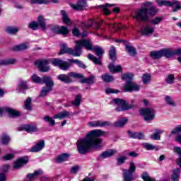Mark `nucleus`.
<instances>
[{
	"instance_id": "59",
	"label": "nucleus",
	"mask_w": 181,
	"mask_h": 181,
	"mask_svg": "<svg viewBox=\"0 0 181 181\" xmlns=\"http://www.w3.org/2000/svg\"><path fill=\"white\" fill-rule=\"evenodd\" d=\"M127 156H121L117 158V164L118 165H122L127 160Z\"/></svg>"
},
{
	"instance_id": "35",
	"label": "nucleus",
	"mask_w": 181,
	"mask_h": 181,
	"mask_svg": "<svg viewBox=\"0 0 181 181\" xmlns=\"http://www.w3.org/2000/svg\"><path fill=\"white\" fill-rule=\"evenodd\" d=\"M81 83H86L87 84H93L94 83V76H90L89 78H82L81 80Z\"/></svg>"
},
{
	"instance_id": "55",
	"label": "nucleus",
	"mask_w": 181,
	"mask_h": 181,
	"mask_svg": "<svg viewBox=\"0 0 181 181\" xmlns=\"http://www.w3.org/2000/svg\"><path fill=\"white\" fill-rule=\"evenodd\" d=\"M32 80L34 81V83H43V79L40 78V77L33 75L32 76Z\"/></svg>"
},
{
	"instance_id": "57",
	"label": "nucleus",
	"mask_w": 181,
	"mask_h": 181,
	"mask_svg": "<svg viewBox=\"0 0 181 181\" xmlns=\"http://www.w3.org/2000/svg\"><path fill=\"white\" fill-rule=\"evenodd\" d=\"M40 173H41L40 171H35L33 174H28L27 175V177L30 180V179H33V177H35V176H39L40 175Z\"/></svg>"
},
{
	"instance_id": "39",
	"label": "nucleus",
	"mask_w": 181,
	"mask_h": 181,
	"mask_svg": "<svg viewBox=\"0 0 181 181\" xmlns=\"http://www.w3.org/2000/svg\"><path fill=\"white\" fill-rule=\"evenodd\" d=\"M115 151L114 150H110V151H107L103 152L101 154L102 158H110V156H112L115 153Z\"/></svg>"
},
{
	"instance_id": "50",
	"label": "nucleus",
	"mask_w": 181,
	"mask_h": 181,
	"mask_svg": "<svg viewBox=\"0 0 181 181\" xmlns=\"http://www.w3.org/2000/svg\"><path fill=\"white\" fill-rule=\"evenodd\" d=\"M29 28L33 29V30H36V29H38L39 28V24L36 21H32L29 24Z\"/></svg>"
},
{
	"instance_id": "19",
	"label": "nucleus",
	"mask_w": 181,
	"mask_h": 181,
	"mask_svg": "<svg viewBox=\"0 0 181 181\" xmlns=\"http://www.w3.org/2000/svg\"><path fill=\"white\" fill-rule=\"evenodd\" d=\"M71 76H69L66 74H60L58 76V80H60V81H63L64 83H72L73 80L70 78Z\"/></svg>"
},
{
	"instance_id": "4",
	"label": "nucleus",
	"mask_w": 181,
	"mask_h": 181,
	"mask_svg": "<svg viewBox=\"0 0 181 181\" xmlns=\"http://www.w3.org/2000/svg\"><path fill=\"white\" fill-rule=\"evenodd\" d=\"M141 115L144 117L145 121H152L155 118V109L153 108H142L140 110Z\"/></svg>"
},
{
	"instance_id": "24",
	"label": "nucleus",
	"mask_w": 181,
	"mask_h": 181,
	"mask_svg": "<svg viewBox=\"0 0 181 181\" xmlns=\"http://www.w3.org/2000/svg\"><path fill=\"white\" fill-rule=\"evenodd\" d=\"M153 33V28L152 27H146L143 29H141V35H148L150 34Z\"/></svg>"
},
{
	"instance_id": "38",
	"label": "nucleus",
	"mask_w": 181,
	"mask_h": 181,
	"mask_svg": "<svg viewBox=\"0 0 181 181\" xmlns=\"http://www.w3.org/2000/svg\"><path fill=\"white\" fill-rule=\"evenodd\" d=\"M109 56H110L111 60H113V62H115V60H117L115 47H111V49L110 50Z\"/></svg>"
},
{
	"instance_id": "62",
	"label": "nucleus",
	"mask_w": 181,
	"mask_h": 181,
	"mask_svg": "<svg viewBox=\"0 0 181 181\" xmlns=\"http://www.w3.org/2000/svg\"><path fill=\"white\" fill-rule=\"evenodd\" d=\"M181 132V125L175 128L173 132H171V134H180Z\"/></svg>"
},
{
	"instance_id": "32",
	"label": "nucleus",
	"mask_w": 181,
	"mask_h": 181,
	"mask_svg": "<svg viewBox=\"0 0 181 181\" xmlns=\"http://www.w3.org/2000/svg\"><path fill=\"white\" fill-rule=\"evenodd\" d=\"M16 63V59H6V60H3L0 62V65L1 66H8L9 64H15Z\"/></svg>"
},
{
	"instance_id": "54",
	"label": "nucleus",
	"mask_w": 181,
	"mask_h": 181,
	"mask_svg": "<svg viewBox=\"0 0 181 181\" xmlns=\"http://www.w3.org/2000/svg\"><path fill=\"white\" fill-rule=\"evenodd\" d=\"M30 2L31 4H37L38 5L49 4L47 0H30Z\"/></svg>"
},
{
	"instance_id": "26",
	"label": "nucleus",
	"mask_w": 181,
	"mask_h": 181,
	"mask_svg": "<svg viewBox=\"0 0 181 181\" xmlns=\"http://www.w3.org/2000/svg\"><path fill=\"white\" fill-rule=\"evenodd\" d=\"M23 129L24 131H27V132H35V131H37L36 126H33L32 124L24 125Z\"/></svg>"
},
{
	"instance_id": "2",
	"label": "nucleus",
	"mask_w": 181,
	"mask_h": 181,
	"mask_svg": "<svg viewBox=\"0 0 181 181\" xmlns=\"http://www.w3.org/2000/svg\"><path fill=\"white\" fill-rule=\"evenodd\" d=\"M159 12V10L152 4L151 1L143 4V7L135 11L134 19H138L141 22H148L150 18H153Z\"/></svg>"
},
{
	"instance_id": "64",
	"label": "nucleus",
	"mask_w": 181,
	"mask_h": 181,
	"mask_svg": "<svg viewBox=\"0 0 181 181\" xmlns=\"http://www.w3.org/2000/svg\"><path fill=\"white\" fill-rule=\"evenodd\" d=\"M174 152L179 155L180 158H181V148L180 147H174Z\"/></svg>"
},
{
	"instance_id": "6",
	"label": "nucleus",
	"mask_w": 181,
	"mask_h": 181,
	"mask_svg": "<svg viewBox=\"0 0 181 181\" xmlns=\"http://www.w3.org/2000/svg\"><path fill=\"white\" fill-rule=\"evenodd\" d=\"M136 169V167H135V163H134L133 162H131L129 169L123 170L124 180V181L134 180V176L132 175V173L135 172Z\"/></svg>"
},
{
	"instance_id": "31",
	"label": "nucleus",
	"mask_w": 181,
	"mask_h": 181,
	"mask_svg": "<svg viewBox=\"0 0 181 181\" xmlns=\"http://www.w3.org/2000/svg\"><path fill=\"white\" fill-rule=\"evenodd\" d=\"M6 32L9 35H15L19 32V28L15 27H7L6 28Z\"/></svg>"
},
{
	"instance_id": "41",
	"label": "nucleus",
	"mask_w": 181,
	"mask_h": 181,
	"mask_svg": "<svg viewBox=\"0 0 181 181\" xmlns=\"http://www.w3.org/2000/svg\"><path fill=\"white\" fill-rule=\"evenodd\" d=\"M9 141H11V138H9L6 134L3 133L1 136V141L3 145H8V144H9Z\"/></svg>"
},
{
	"instance_id": "45",
	"label": "nucleus",
	"mask_w": 181,
	"mask_h": 181,
	"mask_svg": "<svg viewBox=\"0 0 181 181\" xmlns=\"http://www.w3.org/2000/svg\"><path fill=\"white\" fill-rule=\"evenodd\" d=\"M49 91H52V89H50V88H49L44 87L41 90L40 97H45V95H47V94H49Z\"/></svg>"
},
{
	"instance_id": "58",
	"label": "nucleus",
	"mask_w": 181,
	"mask_h": 181,
	"mask_svg": "<svg viewBox=\"0 0 181 181\" xmlns=\"http://www.w3.org/2000/svg\"><path fill=\"white\" fill-rule=\"evenodd\" d=\"M105 93L107 94H114V93H119L118 90L117 89H112L111 88H106L105 90Z\"/></svg>"
},
{
	"instance_id": "9",
	"label": "nucleus",
	"mask_w": 181,
	"mask_h": 181,
	"mask_svg": "<svg viewBox=\"0 0 181 181\" xmlns=\"http://www.w3.org/2000/svg\"><path fill=\"white\" fill-rule=\"evenodd\" d=\"M54 66L59 67L61 70H69V67L71 66L69 62H64L60 59H54L52 62Z\"/></svg>"
},
{
	"instance_id": "53",
	"label": "nucleus",
	"mask_w": 181,
	"mask_h": 181,
	"mask_svg": "<svg viewBox=\"0 0 181 181\" xmlns=\"http://www.w3.org/2000/svg\"><path fill=\"white\" fill-rule=\"evenodd\" d=\"M162 21H163V18L156 17L151 21V23L153 25H158V24L160 23V22H162Z\"/></svg>"
},
{
	"instance_id": "14",
	"label": "nucleus",
	"mask_w": 181,
	"mask_h": 181,
	"mask_svg": "<svg viewBox=\"0 0 181 181\" xmlns=\"http://www.w3.org/2000/svg\"><path fill=\"white\" fill-rule=\"evenodd\" d=\"M6 112L8 114L9 117H11V118H15V117H19L21 115V112L12 109L11 107H6L5 109Z\"/></svg>"
},
{
	"instance_id": "3",
	"label": "nucleus",
	"mask_w": 181,
	"mask_h": 181,
	"mask_svg": "<svg viewBox=\"0 0 181 181\" xmlns=\"http://www.w3.org/2000/svg\"><path fill=\"white\" fill-rule=\"evenodd\" d=\"M76 45V50L78 53V57L81 56V48L83 46L86 47L87 50H93V43L89 40H79L78 41H75Z\"/></svg>"
},
{
	"instance_id": "18",
	"label": "nucleus",
	"mask_w": 181,
	"mask_h": 181,
	"mask_svg": "<svg viewBox=\"0 0 181 181\" xmlns=\"http://www.w3.org/2000/svg\"><path fill=\"white\" fill-rule=\"evenodd\" d=\"M90 127H110L109 122L95 121L89 122Z\"/></svg>"
},
{
	"instance_id": "43",
	"label": "nucleus",
	"mask_w": 181,
	"mask_h": 181,
	"mask_svg": "<svg viewBox=\"0 0 181 181\" xmlns=\"http://www.w3.org/2000/svg\"><path fill=\"white\" fill-rule=\"evenodd\" d=\"M122 80H127V81H132V78H134L133 74H124L122 76Z\"/></svg>"
},
{
	"instance_id": "40",
	"label": "nucleus",
	"mask_w": 181,
	"mask_h": 181,
	"mask_svg": "<svg viewBox=\"0 0 181 181\" xmlns=\"http://www.w3.org/2000/svg\"><path fill=\"white\" fill-rule=\"evenodd\" d=\"M81 103V95H77L76 96L75 100L71 102V104L73 105H75L76 107H78Z\"/></svg>"
},
{
	"instance_id": "8",
	"label": "nucleus",
	"mask_w": 181,
	"mask_h": 181,
	"mask_svg": "<svg viewBox=\"0 0 181 181\" xmlns=\"http://www.w3.org/2000/svg\"><path fill=\"white\" fill-rule=\"evenodd\" d=\"M51 30L57 35H62V36H67L70 33V30L67 26H54L51 28Z\"/></svg>"
},
{
	"instance_id": "42",
	"label": "nucleus",
	"mask_w": 181,
	"mask_h": 181,
	"mask_svg": "<svg viewBox=\"0 0 181 181\" xmlns=\"http://www.w3.org/2000/svg\"><path fill=\"white\" fill-rule=\"evenodd\" d=\"M126 49L127 50L128 53H129L131 56H135V54H136V49H135L134 47L127 45Z\"/></svg>"
},
{
	"instance_id": "48",
	"label": "nucleus",
	"mask_w": 181,
	"mask_h": 181,
	"mask_svg": "<svg viewBox=\"0 0 181 181\" xmlns=\"http://www.w3.org/2000/svg\"><path fill=\"white\" fill-rule=\"evenodd\" d=\"M151 74H144L143 75V77H142L143 83L144 84H148V81H151Z\"/></svg>"
},
{
	"instance_id": "20",
	"label": "nucleus",
	"mask_w": 181,
	"mask_h": 181,
	"mask_svg": "<svg viewBox=\"0 0 181 181\" xmlns=\"http://www.w3.org/2000/svg\"><path fill=\"white\" fill-rule=\"evenodd\" d=\"M163 56H165V57H172V56L176 55L175 50L173 51L170 49H161Z\"/></svg>"
},
{
	"instance_id": "52",
	"label": "nucleus",
	"mask_w": 181,
	"mask_h": 181,
	"mask_svg": "<svg viewBox=\"0 0 181 181\" xmlns=\"http://www.w3.org/2000/svg\"><path fill=\"white\" fill-rule=\"evenodd\" d=\"M45 121H47V122L49 123V124L53 127V125H54V124H56V122H54V119H53V118L49 117V116H45L44 117Z\"/></svg>"
},
{
	"instance_id": "23",
	"label": "nucleus",
	"mask_w": 181,
	"mask_h": 181,
	"mask_svg": "<svg viewBox=\"0 0 181 181\" xmlns=\"http://www.w3.org/2000/svg\"><path fill=\"white\" fill-rule=\"evenodd\" d=\"M88 57L90 60H92V62H93V63L95 64H99L100 66H101V64H103L102 62H101V58H100V57L97 58L91 54H89Z\"/></svg>"
},
{
	"instance_id": "33",
	"label": "nucleus",
	"mask_w": 181,
	"mask_h": 181,
	"mask_svg": "<svg viewBox=\"0 0 181 181\" xmlns=\"http://www.w3.org/2000/svg\"><path fill=\"white\" fill-rule=\"evenodd\" d=\"M109 69L112 73H118V71H121V66L120 65L115 66L113 64H109Z\"/></svg>"
},
{
	"instance_id": "7",
	"label": "nucleus",
	"mask_w": 181,
	"mask_h": 181,
	"mask_svg": "<svg viewBox=\"0 0 181 181\" xmlns=\"http://www.w3.org/2000/svg\"><path fill=\"white\" fill-rule=\"evenodd\" d=\"M61 47L62 49L59 52V56L67 53L68 54H71L72 56L78 57L79 54L78 53L76 45L75 46L74 49L67 47L64 44H62Z\"/></svg>"
},
{
	"instance_id": "61",
	"label": "nucleus",
	"mask_w": 181,
	"mask_h": 181,
	"mask_svg": "<svg viewBox=\"0 0 181 181\" xmlns=\"http://www.w3.org/2000/svg\"><path fill=\"white\" fill-rule=\"evenodd\" d=\"M72 33H73L74 36H76V37H78V36H80V35H81L80 30H78V29L76 28H74L72 30Z\"/></svg>"
},
{
	"instance_id": "1",
	"label": "nucleus",
	"mask_w": 181,
	"mask_h": 181,
	"mask_svg": "<svg viewBox=\"0 0 181 181\" xmlns=\"http://www.w3.org/2000/svg\"><path fill=\"white\" fill-rule=\"evenodd\" d=\"M105 134V132L100 129H95L90 132L85 139H80L76 142L78 152L82 155H85L90 152L92 147L96 148L103 142V139L98 138L103 136Z\"/></svg>"
},
{
	"instance_id": "15",
	"label": "nucleus",
	"mask_w": 181,
	"mask_h": 181,
	"mask_svg": "<svg viewBox=\"0 0 181 181\" xmlns=\"http://www.w3.org/2000/svg\"><path fill=\"white\" fill-rule=\"evenodd\" d=\"M156 2L158 6H173V5H176L177 4V1L174 2H170L168 0H156Z\"/></svg>"
},
{
	"instance_id": "51",
	"label": "nucleus",
	"mask_w": 181,
	"mask_h": 181,
	"mask_svg": "<svg viewBox=\"0 0 181 181\" xmlns=\"http://www.w3.org/2000/svg\"><path fill=\"white\" fill-rule=\"evenodd\" d=\"M173 81H175V75H168L166 78V83H168V84H173Z\"/></svg>"
},
{
	"instance_id": "63",
	"label": "nucleus",
	"mask_w": 181,
	"mask_h": 181,
	"mask_svg": "<svg viewBox=\"0 0 181 181\" xmlns=\"http://www.w3.org/2000/svg\"><path fill=\"white\" fill-rule=\"evenodd\" d=\"M100 8H103L104 15H110V13H111V12H110L105 6H100Z\"/></svg>"
},
{
	"instance_id": "49",
	"label": "nucleus",
	"mask_w": 181,
	"mask_h": 181,
	"mask_svg": "<svg viewBox=\"0 0 181 181\" xmlns=\"http://www.w3.org/2000/svg\"><path fill=\"white\" fill-rule=\"evenodd\" d=\"M69 76H71V77H74V78H84V76H83V74L74 72L69 73Z\"/></svg>"
},
{
	"instance_id": "37",
	"label": "nucleus",
	"mask_w": 181,
	"mask_h": 181,
	"mask_svg": "<svg viewBox=\"0 0 181 181\" xmlns=\"http://www.w3.org/2000/svg\"><path fill=\"white\" fill-rule=\"evenodd\" d=\"M69 156V154L63 153L57 158V162H58V163H61V162H64V160H67Z\"/></svg>"
},
{
	"instance_id": "25",
	"label": "nucleus",
	"mask_w": 181,
	"mask_h": 181,
	"mask_svg": "<svg viewBox=\"0 0 181 181\" xmlns=\"http://www.w3.org/2000/svg\"><path fill=\"white\" fill-rule=\"evenodd\" d=\"M38 26H40L42 30H46V23L45 22V18L42 16L38 17Z\"/></svg>"
},
{
	"instance_id": "5",
	"label": "nucleus",
	"mask_w": 181,
	"mask_h": 181,
	"mask_svg": "<svg viewBox=\"0 0 181 181\" xmlns=\"http://www.w3.org/2000/svg\"><path fill=\"white\" fill-rule=\"evenodd\" d=\"M113 103L117 105V111H127V110H131V108H132V105H128L127 101L123 99H113Z\"/></svg>"
},
{
	"instance_id": "47",
	"label": "nucleus",
	"mask_w": 181,
	"mask_h": 181,
	"mask_svg": "<svg viewBox=\"0 0 181 181\" xmlns=\"http://www.w3.org/2000/svg\"><path fill=\"white\" fill-rule=\"evenodd\" d=\"M68 62H69V63H76L79 66V67H82V69H86V65L77 59H68Z\"/></svg>"
},
{
	"instance_id": "11",
	"label": "nucleus",
	"mask_w": 181,
	"mask_h": 181,
	"mask_svg": "<svg viewBox=\"0 0 181 181\" xmlns=\"http://www.w3.org/2000/svg\"><path fill=\"white\" fill-rule=\"evenodd\" d=\"M140 87L139 85L136 84L132 81H129L124 85L123 90L124 91H139Z\"/></svg>"
},
{
	"instance_id": "29",
	"label": "nucleus",
	"mask_w": 181,
	"mask_h": 181,
	"mask_svg": "<svg viewBox=\"0 0 181 181\" xmlns=\"http://www.w3.org/2000/svg\"><path fill=\"white\" fill-rule=\"evenodd\" d=\"M101 78L102 80H103V81L105 83H111V81H114V77H112V76L110 75L109 74H105L102 75Z\"/></svg>"
},
{
	"instance_id": "30",
	"label": "nucleus",
	"mask_w": 181,
	"mask_h": 181,
	"mask_svg": "<svg viewBox=\"0 0 181 181\" xmlns=\"http://www.w3.org/2000/svg\"><path fill=\"white\" fill-rule=\"evenodd\" d=\"M127 122H128V119L125 118L121 119L119 121L115 122L114 126L116 127L117 128H119L121 127H124L125 124H127Z\"/></svg>"
},
{
	"instance_id": "13",
	"label": "nucleus",
	"mask_w": 181,
	"mask_h": 181,
	"mask_svg": "<svg viewBox=\"0 0 181 181\" xmlns=\"http://www.w3.org/2000/svg\"><path fill=\"white\" fill-rule=\"evenodd\" d=\"M70 6L74 11H83L86 6V0H79L76 4H71Z\"/></svg>"
},
{
	"instance_id": "10",
	"label": "nucleus",
	"mask_w": 181,
	"mask_h": 181,
	"mask_svg": "<svg viewBox=\"0 0 181 181\" xmlns=\"http://www.w3.org/2000/svg\"><path fill=\"white\" fill-rule=\"evenodd\" d=\"M34 64L41 71H43V72L49 71V66H47V64H49L48 59H42V60L35 61Z\"/></svg>"
},
{
	"instance_id": "16",
	"label": "nucleus",
	"mask_w": 181,
	"mask_h": 181,
	"mask_svg": "<svg viewBox=\"0 0 181 181\" xmlns=\"http://www.w3.org/2000/svg\"><path fill=\"white\" fill-rule=\"evenodd\" d=\"M42 83H45L47 88H53V86H54V83L52 80V78L49 76H43L42 78Z\"/></svg>"
},
{
	"instance_id": "28",
	"label": "nucleus",
	"mask_w": 181,
	"mask_h": 181,
	"mask_svg": "<svg viewBox=\"0 0 181 181\" xmlns=\"http://www.w3.org/2000/svg\"><path fill=\"white\" fill-rule=\"evenodd\" d=\"M23 165V158H18L13 164V169H20V168H22Z\"/></svg>"
},
{
	"instance_id": "27",
	"label": "nucleus",
	"mask_w": 181,
	"mask_h": 181,
	"mask_svg": "<svg viewBox=\"0 0 181 181\" xmlns=\"http://www.w3.org/2000/svg\"><path fill=\"white\" fill-rule=\"evenodd\" d=\"M69 116H70V112L64 111V112H61L58 113L57 115H54V119L59 118V119H62V118H66V117H69Z\"/></svg>"
},
{
	"instance_id": "36",
	"label": "nucleus",
	"mask_w": 181,
	"mask_h": 181,
	"mask_svg": "<svg viewBox=\"0 0 181 181\" xmlns=\"http://www.w3.org/2000/svg\"><path fill=\"white\" fill-rule=\"evenodd\" d=\"M93 50H94L95 54L97 56H98V57H100V59H101V57H103V54H104V49H103V48L96 47H94L93 49Z\"/></svg>"
},
{
	"instance_id": "17",
	"label": "nucleus",
	"mask_w": 181,
	"mask_h": 181,
	"mask_svg": "<svg viewBox=\"0 0 181 181\" xmlns=\"http://www.w3.org/2000/svg\"><path fill=\"white\" fill-rule=\"evenodd\" d=\"M43 148H45V141L41 140L30 149V152H39V151H42Z\"/></svg>"
},
{
	"instance_id": "56",
	"label": "nucleus",
	"mask_w": 181,
	"mask_h": 181,
	"mask_svg": "<svg viewBox=\"0 0 181 181\" xmlns=\"http://www.w3.org/2000/svg\"><path fill=\"white\" fill-rule=\"evenodd\" d=\"M159 134H160V131H159L158 129L156 130V133L153 135H151V139H160V135H159Z\"/></svg>"
},
{
	"instance_id": "12",
	"label": "nucleus",
	"mask_w": 181,
	"mask_h": 181,
	"mask_svg": "<svg viewBox=\"0 0 181 181\" xmlns=\"http://www.w3.org/2000/svg\"><path fill=\"white\" fill-rule=\"evenodd\" d=\"M61 13L62 16V22L65 25H67L68 26H71L73 25V22L70 19V17H69V14H67V12L64 10L61 11Z\"/></svg>"
},
{
	"instance_id": "60",
	"label": "nucleus",
	"mask_w": 181,
	"mask_h": 181,
	"mask_svg": "<svg viewBox=\"0 0 181 181\" xmlns=\"http://www.w3.org/2000/svg\"><path fill=\"white\" fill-rule=\"evenodd\" d=\"M14 158H15V156L12 153L6 154V156H3L4 160H11V159H13Z\"/></svg>"
},
{
	"instance_id": "21",
	"label": "nucleus",
	"mask_w": 181,
	"mask_h": 181,
	"mask_svg": "<svg viewBox=\"0 0 181 181\" xmlns=\"http://www.w3.org/2000/svg\"><path fill=\"white\" fill-rule=\"evenodd\" d=\"M150 56L151 57H152V59H160V57H163V52H162V49L160 51H152L150 52Z\"/></svg>"
},
{
	"instance_id": "44",
	"label": "nucleus",
	"mask_w": 181,
	"mask_h": 181,
	"mask_svg": "<svg viewBox=\"0 0 181 181\" xmlns=\"http://www.w3.org/2000/svg\"><path fill=\"white\" fill-rule=\"evenodd\" d=\"M10 50L12 52H21V50H23V45L21 44L18 45H15L14 47L10 48Z\"/></svg>"
},
{
	"instance_id": "34",
	"label": "nucleus",
	"mask_w": 181,
	"mask_h": 181,
	"mask_svg": "<svg viewBox=\"0 0 181 181\" xmlns=\"http://www.w3.org/2000/svg\"><path fill=\"white\" fill-rule=\"evenodd\" d=\"M25 108L28 111H30L32 110V98H28L25 101Z\"/></svg>"
},
{
	"instance_id": "22",
	"label": "nucleus",
	"mask_w": 181,
	"mask_h": 181,
	"mask_svg": "<svg viewBox=\"0 0 181 181\" xmlns=\"http://www.w3.org/2000/svg\"><path fill=\"white\" fill-rule=\"evenodd\" d=\"M180 177V169L177 168L174 170L172 175L173 181H179V178Z\"/></svg>"
},
{
	"instance_id": "46",
	"label": "nucleus",
	"mask_w": 181,
	"mask_h": 181,
	"mask_svg": "<svg viewBox=\"0 0 181 181\" xmlns=\"http://www.w3.org/2000/svg\"><path fill=\"white\" fill-rule=\"evenodd\" d=\"M143 180L144 181H156L155 179L151 177L148 173H144L141 175Z\"/></svg>"
}]
</instances>
